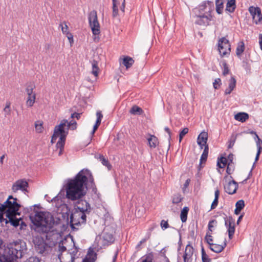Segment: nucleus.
Returning a JSON list of instances; mask_svg holds the SVG:
<instances>
[{"instance_id": "nucleus-59", "label": "nucleus", "mask_w": 262, "mask_h": 262, "mask_svg": "<svg viewBox=\"0 0 262 262\" xmlns=\"http://www.w3.org/2000/svg\"><path fill=\"white\" fill-rule=\"evenodd\" d=\"M25 262H40L38 258L36 257H30Z\"/></svg>"}, {"instance_id": "nucleus-31", "label": "nucleus", "mask_w": 262, "mask_h": 262, "mask_svg": "<svg viewBox=\"0 0 262 262\" xmlns=\"http://www.w3.org/2000/svg\"><path fill=\"white\" fill-rule=\"evenodd\" d=\"M216 11L218 14H221L223 9V2L222 0H215Z\"/></svg>"}, {"instance_id": "nucleus-18", "label": "nucleus", "mask_w": 262, "mask_h": 262, "mask_svg": "<svg viewBox=\"0 0 262 262\" xmlns=\"http://www.w3.org/2000/svg\"><path fill=\"white\" fill-rule=\"evenodd\" d=\"M66 139L64 138L63 136L62 137H60L58 141L56 143V148H59V151L58 153L59 156H61L63 153Z\"/></svg>"}, {"instance_id": "nucleus-53", "label": "nucleus", "mask_w": 262, "mask_h": 262, "mask_svg": "<svg viewBox=\"0 0 262 262\" xmlns=\"http://www.w3.org/2000/svg\"><path fill=\"white\" fill-rule=\"evenodd\" d=\"M235 140H236V137L232 136L230 139L228 141V143H229L228 146V148H231L233 146V145L235 142Z\"/></svg>"}, {"instance_id": "nucleus-29", "label": "nucleus", "mask_w": 262, "mask_h": 262, "mask_svg": "<svg viewBox=\"0 0 262 262\" xmlns=\"http://www.w3.org/2000/svg\"><path fill=\"white\" fill-rule=\"evenodd\" d=\"M148 144L150 147H156L158 143V140L156 137L155 136H151V137L148 139Z\"/></svg>"}, {"instance_id": "nucleus-11", "label": "nucleus", "mask_w": 262, "mask_h": 262, "mask_svg": "<svg viewBox=\"0 0 262 262\" xmlns=\"http://www.w3.org/2000/svg\"><path fill=\"white\" fill-rule=\"evenodd\" d=\"M225 225L227 228L229 237L231 239L235 232V220L231 217H225Z\"/></svg>"}, {"instance_id": "nucleus-61", "label": "nucleus", "mask_w": 262, "mask_h": 262, "mask_svg": "<svg viewBox=\"0 0 262 262\" xmlns=\"http://www.w3.org/2000/svg\"><path fill=\"white\" fill-rule=\"evenodd\" d=\"M60 26H61L63 33L67 34V32H69L68 31V27L66 23H64V26H63L62 24H60Z\"/></svg>"}, {"instance_id": "nucleus-63", "label": "nucleus", "mask_w": 262, "mask_h": 262, "mask_svg": "<svg viewBox=\"0 0 262 262\" xmlns=\"http://www.w3.org/2000/svg\"><path fill=\"white\" fill-rule=\"evenodd\" d=\"M81 114V113H78L75 112L71 114V117L72 118H76L77 120H78L80 118Z\"/></svg>"}, {"instance_id": "nucleus-25", "label": "nucleus", "mask_w": 262, "mask_h": 262, "mask_svg": "<svg viewBox=\"0 0 262 262\" xmlns=\"http://www.w3.org/2000/svg\"><path fill=\"white\" fill-rule=\"evenodd\" d=\"M220 195V191L219 189H216L214 192V199L212 203L211 206V209H214L216 207L218 204V200Z\"/></svg>"}, {"instance_id": "nucleus-43", "label": "nucleus", "mask_w": 262, "mask_h": 262, "mask_svg": "<svg viewBox=\"0 0 262 262\" xmlns=\"http://www.w3.org/2000/svg\"><path fill=\"white\" fill-rule=\"evenodd\" d=\"M37 207V208H40V205H34L32 206H30L29 208H26L25 209L26 212H28L30 213L31 212L33 211L36 213L38 211L35 210V208Z\"/></svg>"}, {"instance_id": "nucleus-7", "label": "nucleus", "mask_w": 262, "mask_h": 262, "mask_svg": "<svg viewBox=\"0 0 262 262\" xmlns=\"http://www.w3.org/2000/svg\"><path fill=\"white\" fill-rule=\"evenodd\" d=\"M17 199L15 198L14 201L6 200L4 204L0 203V211L2 212L7 209L10 210L12 212H17L21 205L17 202Z\"/></svg>"}, {"instance_id": "nucleus-2", "label": "nucleus", "mask_w": 262, "mask_h": 262, "mask_svg": "<svg viewBox=\"0 0 262 262\" xmlns=\"http://www.w3.org/2000/svg\"><path fill=\"white\" fill-rule=\"evenodd\" d=\"M30 219L35 226L34 230L40 233H46V239H52L51 237L54 230V225L60 224L61 220L59 217L54 218L53 215L49 212H37L34 215L30 213Z\"/></svg>"}, {"instance_id": "nucleus-6", "label": "nucleus", "mask_w": 262, "mask_h": 262, "mask_svg": "<svg viewBox=\"0 0 262 262\" xmlns=\"http://www.w3.org/2000/svg\"><path fill=\"white\" fill-rule=\"evenodd\" d=\"M35 249L37 252L39 254H43L49 250L50 247L46 242L43 237L41 236H36L33 239Z\"/></svg>"}, {"instance_id": "nucleus-30", "label": "nucleus", "mask_w": 262, "mask_h": 262, "mask_svg": "<svg viewBox=\"0 0 262 262\" xmlns=\"http://www.w3.org/2000/svg\"><path fill=\"white\" fill-rule=\"evenodd\" d=\"M16 215H20V213L17 212H12L9 209H7L6 211V216L7 218L9 220L8 221H10L16 217Z\"/></svg>"}, {"instance_id": "nucleus-10", "label": "nucleus", "mask_w": 262, "mask_h": 262, "mask_svg": "<svg viewBox=\"0 0 262 262\" xmlns=\"http://www.w3.org/2000/svg\"><path fill=\"white\" fill-rule=\"evenodd\" d=\"M195 23L200 26H208L209 24V22L212 20V16L211 14L203 15L195 14Z\"/></svg>"}, {"instance_id": "nucleus-37", "label": "nucleus", "mask_w": 262, "mask_h": 262, "mask_svg": "<svg viewBox=\"0 0 262 262\" xmlns=\"http://www.w3.org/2000/svg\"><path fill=\"white\" fill-rule=\"evenodd\" d=\"M227 160L225 157H221L220 159L218 160L217 165L221 168H224L227 164Z\"/></svg>"}, {"instance_id": "nucleus-44", "label": "nucleus", "mask_w": 262, "mask_h": 262, "mask_svg": "<svg viewBox=\"0 0 262 262\" xmlns=\"http://www.w3.org/2000/svg\"><path fill=\"white\" fill-rule=\"evenodd\" d=\"M202 259L203 262H210L211 259L208 257V256L205 253L203 248H202Z\"/></svg>"}, {"instance_id": "nucleus-36", "label": "nucleus", "mask_w": 262, "mask_h": 262, "mask_svg": "<svg viewBox=\"0 0 262 262\" xmlns=\"http://www.w3.org/2000/svg\"><path fill=\"white\" fill-rule=\"evenodd\" d=\"M261 10L258 7H255L253 6H250L249 8V11L251 14V15L252 17V18L254 17V16L258 14L259 11H260Z\"/></svg>"}, {"instance_id": "nucleus-55", "label": "nucleus", "mask_w": 262, "mask_h": 262, "mask_svg": "<svg viewBox=\"0 0 262 262\" xmlns=\"http://www.w3.org/2000/svg\"><path fill=\"white\" fill-rule=\"evenodd\" d=\"M256 144L257 148V151L261 152L262 150V141L260 139H258L256 140Z\"/></svg>"}, {"instance_id": "nucleus-1", "label": "nucleus", "mask_w": 262, "mask_h": 262, "mask_svg": "<svg viewBox=\"0 0 262 262\" xmlns=\"http://www.w3.org/2000/svg\"><path fill=\"white\" fill-rule=\"evenodd\" d=\"M89 181L90 185L95 184L92 172L88 169H82L74 179H69L65 186L67 198L76 201L85 195Z\"/></svg>"}, {"instance_id": "nucleus-54", "label": "nucleus", "mask_w": 262, "mask_h": 262, "mask_svg": "<svg viewBox=\"0 0 262 262\" xmlns=\"http://www.w3.org/2000/svg\"><path fill=\"white\" fill-rule=\"evenodd\" d=\"M59 136H60V134H59L57 131H56L54 129V133L52 136L51 141V142L52 144L55 142L56 140L57 139V137Z\"/></svg>"}, {"instance_id": "nucleus-46", "label": "nucleus", "mask_w": 262, "mask_h": 262, "mask_svg": "<svg viewBox=\"0 0 262 262\" xmlns=\"http://www.w3.org/2000/svg\"><path fill=\"white\" fill-rule=\"evenodd\" d=\"M188 128L187 127H185L182 129V130L180 133L179 134V142H181L183 137L188 133Z\"/></svg>"}, {"instance_id": "nucleus-14", "label": "nucleus", "mask_w": 262, "mask_h": 262, "mask_svg": "<svg viewBox=\"0 0 262 262\" xmlns=\"http://www.w3.org/2000/svg\"><path fill=\"white\" fill-rule=\"evenodd\" d=\"M194 249L190 244H188L183 255L184 262H191Z\"/></svg>"}, {"instance_id": "nucleus-9", "label": "nucleus", "mask_w": 262, "mask_h": 262, "mask_svg": "<svg viewBox=\"0 0 262 262\" xmlns=\"http://www.w3.org/2000/svg\"><path fill=\"white\" fill-rule=\"evenodd\" d=\"M77 199L78 200L74 205V208L81 212L89 214L91 211L90 204L85 200Z\"/></svg>"}, {"instance_id": "nucleus-21", "label": "nucleus", "mask_w": 262, "mask_h": 262, "mask_svg": "<svg viewBox=\"0 0 262 262\" xmlns=\"http://www.w3.org/2000/svg\"><path fill=\"white\" fill-rule=\"evenodd\" d=\"M249 118V115L246 113H238L234 116L236 120L244 122Z\"/></svg>"}, {"instance_id": "nucleus-50", "label": "nucleus", "mask_w": 262, "mask_h": 262, "mask_svg": "<svg viewBox=\"0 0 262 262\" xmlns=\"http://www.w3.org/2000/svg\"><path fill=\"white\" fill-rule=\"evenodd\" d=\"M78 252V249L77 247H75L74 250L71 253V260L70 262H74L76 254Z\"/></svg>"}, {"instance_id": "nucleus-34", "label": "nucleus", "mask_w": 262, "mask_h": 262, "mask_svg": "<svg viewBox=\"0 0 262 262\" xmlns=\"http://www.w3.org/2000/svg\"><path fill=\"white\" fill-rule=\"evenodd\" d=\"M99 160L101 162L102 164L107 167L110 170L112 168V165L110 164V162L107 159L105 158L103 156L100 155L99 156Z\"/></svg>"}, {"instance_id": "nucleus-16", "label": "nucleus", "mask_w": 262, "mask_h": 262, "mask_svg": "<svg viewBox=\"0 0 262 262\" xmlns=\"http://www.w3.org/2000/svg\"><path fill=\"white\" fill-rule=\"evenodd\" d=\"M208 139V134L206 132H202L198 136L197 139V143L202 149L203 146H208L207 141Z\"/></svg>"}, {"instance_id": "nucleus-39", "label": "nucleus", "mask_w": 262, "mask_h": 262, "mask_svg": "<svg viewBox=\"0 0 262 262\" xmlns=\"http://www.w3.org/2000/svg\"><path fill=\"white\" fill-rule=\"evenodd\" d=\"M42 122L41 121H36L35 123V127L36 129V132L38 133H41L43 132V126H42Z\"/></svg>"}, {"instance_id": "nucleus-41", "label": "nucleus", "mask_w": 262, "mask_h": 262, "mask_svg": "<svg viewBox=\"0 0 262 262\" xmlns=\"http://www.w3.org/2000/svg\"><path fill=\"white\" fill-rule=\"evenodd\" d=\"M21 221V218L17 219L16 217L14 219L11 220L9 221V223L11 224V225L15 227H18L20 225V221Z\"/></svg>"}, {"instance_id": "nucleus-35", "label": "nucleus", "mask_w": 262, "mask_h": 262, "mask_svg": "<svg viewBox=\"0 0 262 262\" xmlns=\"http://www.w3.org/2000/svg\"><path fill=\"white\" fill-rule=\"evenodd\" d=\"M142 258H143V259L141 262H152L154 254L152 252L147 253L143 256Z\"/></svg>"}, {"instance_id": "nucleus-33", "label": "nucleus", "mask_w": 262, "mask_h": 262, "mask_svg": "<svg viewBox=\"0 0 262 262\" xmlns=\"http://www.w3.org/2000/svg\"><path fill=\"white\" fill-rule=\"evenodd\" d=\"M35 99H36V94H31L30 95H28V98H27V104L30 107L32 106L35 102Z\"/></svg>"}, {"instance_id": "nucleus-8", "label": "nucleus", "mask_w": 262, "mask_h": 262, "mask_svg": "<svg viewBox=\"0 0 262 262\" xmlns=\"http://www.w3.org/2000/svg\"><path fill=\"white\" fill-rule=\"evenodd\" d=\"M218 50L221 56L229 54L230 52V45L225 37L220 38L218 41Z\"/></svg>"}, {"instance_id": "nucleus-5", "label": "nucleus", "mask_w": 262, "mask_h": 262, "mask_svg": "<svg viewBox=\"0 0 262 262\" xmlns=\"http://www.w3.org/2000/svg\"><path fill=\"white\" fill-rule=\"evenodd\" d=\"M89 23L94 35H98L100 33V25L98 20L97 12L95 10L91 11L89 14Z\"/></svg>"}, {"instance_id": "nucleus-22", "label": "nucleus", "mask_w": 262, "mask_h": 262, "mask_svg": "<svg viewBox=\"0 0 262 262\" xmlns=\"http://www.w3.org/2000/svg\"><path fill=\"white\" fill-rule=\"evenodd\" d=\"M134 62L133 59L129 56H126L123 59L122 64L126 67V69H128L132 67Z\"/></svg>"}, {"instance_id": "nucleus-51", "label": "nucleus", "mask_w": 262, "mask_h": 262, "mask_svg": "<svg viewBox=\"0 0 262 262\" xmlns=\"http://www.w3.org/2000/svg\"><path fill=\"white\" fill-rule=\"evenodd\" d=\"M4 111L5 113V117H6L7 115H9L10 114L11 110H10V102L7 103L6 106L4 108Z\"/></svg>"}, {"instance_id": "nucleus-49", "label": "nucleus", "mask_w": 262, "mask_h": 262, "mask_svg": "<svg viewBox=\"0 0 262 262\" xmlns=\"http://www.w3.org/2000/svg\"><path fill=\"white\" fill-rule=\"evenodd\" d=\"M182 197L181 195L177 194L176 195H174L172 199V202L174 204H178L179 203L181 202L182 201Z\"/></svg>"}, {"instance_id": "nucleus-56", "label": "nucleus", "mask_w": 262, "mask_h": 262, "mask_svg": "<svg viewBox=\"0 0 262 262\" xmlns=\"http://www.w3.org/2000/svg\"><path fill=\"white\" fill-rule=\"evenodd\" d=\"M205 239L207 241V243L210 246V244H212L211 242L213 241L212 236L211 235V233L209 232L207 233Z\"/></svg>"}, {"instance_id": "nucleus-19", "label": "nucleus", "mask_w": 262, "mask_h": 262, "mask_svg": "<svg viewBox=\"0 0 262 262\" xmlns=\"http://www.w3.org/2000/svg\"><path fill=\"white\" fill-rule=\"evenodd\" d=\"M226 244L225 243L224 246L215 244H210V249L215 253L221 252L226 247Z\"/></svg>"}, {"instance_id": "nucleus-17", "label": "nucleus", "mask_w": 262, "mask_h": 262, "mask_svg": "<svg viewBox=\"0 0 262 262\" xmlns=\"http://www.w3.org/2000/svg\"><path fill=\"white\" fill-rule=\"evenodd\" d=\"M102 238L103 246H108L112 244L115 241L113 235L108 232H104L103 234Z\"/></svg>"}, {"instance_id": "nucleus-38", "label": "nucleus", "mask_w": 262, "mask_h": 262, "mask_svg": "<svg viewBox=\"0 0 262 262\" xmlns=\"http://www.w3.org/2000/svg\"><path fill=\"white\" fill-rule=\"evenodd\" d=\"M35 88V85L33 83L30 82L28 84L27 88L26 89V91L28 95H30L31 94H35L33 92V89Z\"/></svg>"}, {"instance_id": "nucleus-24", "label": "nucleus", "mask_w": 262, "mask_h": 262, "mask_svg": "<svg viewBox=\"0 0 262 262\" xmlns=\"http://www.w3.org/2000/svg\"><path fill=\"white\" fill-rule=\"evenodd\" d=\"M92 73L95 76L97 77L98 76V71L99 70V68L98 67V62L96 60L94 59L92 61Z\"/></svg>"}, {"instance_id": "nucleus-23", "label": "nucleus", "mask_w": 262, "mask_h": 262, "mask_svg": "<svg viewBox=\"0 0 262 262\" xmlns=\"http://www.w3.org/2000/svg\"><path fill=\"white\" fill-rule=\"evenodd\" d=\"M235 9V0H228L226 10L230 12H233Z\"/></svg>"}, {"instance_id": "nucleus-60", "label": "nucleus", "mask_w": 262, "mask_h": 262, "mask_svg": "<svg viewBox=\"0 0 262 262\" xmlns=\"http://www.w3.org/2000/svg\"><path fill=\"white\" fill-rule=\"evenodd\" d=\"M5 210H4L2 212L0 211V222L2 223L3 222H5V223L7 224L9 223V221H8V220L4 219V217L3 214L5 212Z\"/></svg>"}, {"instance_id": "nucleus-42", "label": "nucleus", "mask_w": 262, "mask_h": 262, "mask_svg": "<svg viewBox=\"0 0 262 262\" xmlns=\"http://www.w3.org/2000/svg\"><path fill=\"white\" fill-rule=\"evenodd\" d=\"M252 19L256 24L259 23L262 20V14L261 10L259 11L258 14H257Z\"/></svg>"}, {"instance_id": "nucleus-13", "label": "nucleus", "mask_w": 262, "mask_h": 262, "mask_svg": "<svg viewBox=\"0 0 262 262\" xmlns=\"http://www.w3.org/2000/svg\"><path fill=\"white\" fill-rule=\"evenodd\" d=\"M29 186L28 183L25 180H19L16 182L13 185L12 189L14 192H16L19 189L23 191H28L27 188Z\"/></svg>"}, {"instance_id": "nucleus-47", "label": "nucleus", "mask_w": 262, "mask_h": 262, "mask_svg": "<svg viewBox=\"0 0 262 262\" xmlns=\"http://www.w3.org/2000/svg\"><path fill=\"white\" fill-rule=\"evenodd\" d=\"M236 85V80L234 77H231L229 83L228 87L232 89L233 90L235 88Z\"/></svg>"}, {"instance_id": "nucleus-15", "label": "nucleus", "mask_w": 262, "mask_h": 262, "mask_svg": "<svg viewBox=\"0 0 262 262\" xmlns=\"http://www.w3.org/2000/svg\"><path fill=\"white\" fill-rule=\"evenodd\" d=\"M237 187L238 184L234 180L230 181L224 186L225 191L229 194H233L235 193L236 191Z\"/></svg>"}, {"instance_id": "nucleus-26", "label": "nucleus", "mask_w": 262, "mask_h": 262, "mask_svg": "<svg viewBox=\"0 0 262 262\" xmlns=\"http://www.w3.org/2000/svg\"><path fill=\"white\" fill-rule=\"evenodd\" d=\"M189 211V208L187 207H185L181 210L180 217L181 221L183 223H184L186 221L187 218V214Z\"/></svg>"}, {"instance_id": "nucleus-4", "label": "nucleus", "mask_w": 262, "mask_h": 262, "mask_svg": "<svg viewBox=\"0 0 262 262\" xmlns=\"http://www.w3.org/2000/svg\"><path fill=\"white\" fill-rule=\"evenodd\" d=\"M214 10V4L213 2L207 1L201 3L193 11L195 14L209 15Z\"/></svg>"}, {"instance_id": "nucleus-12", "label": "nucleus", "mask_w": 262, "mask_h": 262, "mask_svg": "<svg viewBox=\"0 0 262 262\" xmlns=\"http://www.w3.org/2000/svg\"><path fill=\"white\" fill-rule=\"evenodd\" d=\"M67 120L63 119L59 125L54 127V130L60 134V137L63 136L65 139L68 134V130H67Z\"/></svg>"}, {"instance_id": "nucleus-64", "label": "nucleus", "mask_w": 262, "mask_h": 262, "mask_svg": "<svg viewBox=\"0 0 262 262\" xmlns=\"http://www.w3.org/2000/svg\"><path fill=\"white\" fill-rule=\"evenodd\" d=\"M94 258H91V257H88L86 256L84 259H83L82 262H95Z\"/></svg>"}, {"instance_id": "nucleus-45", "label": "nucleus", "mask_w": 262, "mask_h": 262, "mask_svg": "<svg viewBox=\"0 0 262 262\" xmlns=\"http://www.w3.org/2000/svg\"><path fill=\"white\" fill-rule=\"evenodd\" d=\"M86 256L88 257H91V258H94L95 260H96L97 258V254L94 252L93 249L90 248L89 249Z\"/></svg>"}, {"instance_id": "nucleus-27", "label": "nucleus", "mask_w": 262, "mask_h": 262, "mask_svg": "<svg viewBox=\"0 0 262 262\" xmlns=\"http://www.w3.org/2000/svg\"><path fill=\"white\" fill-rule=\"evenodd\" d=\"M129 113L134 115H141L143 113L142 109L137 105H134L130 110Z\"/></svg>"}, {"instance_id": "nucleus-48", "label": "nucleus", "mask_w": 262, "mask_h": 262, "mask_svg": "<svg viewBox=\"0 0 262 262\" xmlns=\"http://www.w3.org/2000/svg\"><path fill=\"white\" fill-rule=\"evenodd\" d=\"M217 222L215 220H212L210 221H209L208 227V230L209 231L212 232V228L216 225Z\"/></svg>"}, {"instance_id": "nucleus-52", "label": "nucleus", "mask_w": 262, "mask_h": 262, "mask_svg": "<svg viewBox=\"0 0 262 262\" xmlns=\"http://www.w3.org/2000/svg\"><path fill=\"white\" fill-rule=\"evenodd\" d=\"M245 206L244 201L242 200L238 201L235 204V207L238 209L242 210Z\"/></svg>"}, {"instance_id": "nucleus-32", "label": "nucleus", "mask_w": 262, "mask_h": 262, "mask_svg": "<svg viewBox=\"0 0 262 262\" xmlns=\"http://www.w3.org/2000/svg\"><path fill=\"white\" fill-rule=\"evenodd\" d=\"M113 1V13L112 16L116 17L118 14V0H112Z\"/></svg>"}, {"instance_id": "nucleus-40", "label": "nucleus", "mask_w": 262, "mask_h": 262, "mask_svg": "<svg viewBox=\"0 0 262 262\" xmlns=\"http://www.w3.org/2000/svg\"><path fill=\"white\" fill-rule=\"evenodd\" d=\"M77 128V123L76 121H70L69 122L68 121L67 123V130L69 133V129H71V130H75Z\"/></svg>"}, {"instance_id": "nucleus-57", "label": "nucleus", "mask_w": 262, "mask_h": 262, "mask_svg": "<svg viewBox=\"0 0 262 262\" xmlns=\"http://www.w3.org/2000/svg\"><path fill=\"white\" fill-rule=\"evenodd\" d=\"M221 80L220 78H217L215 79L213 83V88L215 89H217L220 86Z\"/></svg>"}, {"instance_id": "nucleus-3", "label": "nucleus", "mask_w": 262, "mask_h": 262, "mask_svg": "<svg viewBox=\"0 0 262 262\" xmlns=\"http://www.w3.org/2000/svg\"><path fill=\"white\" fill-rule=\"evenodd\" d=\"M74 209L70 215V226L72 230H78V227L82 224H85L86 222V214Z\"/></svg>"}, {"instance_id": "nucleus-20", "label": "nucleus", "mask_w": 262, "mask_h": 262, "mask_svg": "<svg viewBox=\"0 0 262 262\" xmlns=\"http://www.w3.org/2000/svg\"><path fill=\"white\" fill-rule=\"evenodd\" d=\"M245 50V43L243 41H241L237 43L236 49V54L237 56L241 58L242 54Z\"/></svg>"}, {"instance_id": "nucleus-62", "label": "nucleus", "mask_w": 262, "mask_h": 262, "mask_svg": "<svg viewBox=\"0 0 262 262\" xmlns=\"http://www.w3.org/2000/svg\"><path fill=\"white\" fill-rule=\"evenodd\" d=\"M66 35H67L68 39L69 40L70 43L71 44L73 43L74 42V40H73V35L72 34V33H71L70 32H67Z\"/></svg>"}, {"instance_id": "nucleus-28", "label": "nucleus", "mask_w": 262, "mask_h": 262, "mask_svg": "<svg viewBox=\"0 0 262 262\" xmlns=\"http://www.w3.org/2000/svg\"><path fill=\"white\" fill-rule=\"evenodd\" d=\"M209 148L208 146H205L204 151L201 156L200 158V164L202 163L205 162L207 160Z\"/></svg>"}, {"instance_id": "nucleus-58", "label": "nucleus", "mask_w": 262, "mask_h": 262, "mask_svg": "<svg viewBox=\"0 0 262 262\" xmlns=\"http://www.w3.org/2000/svg\"><path fill=\"white\" fill-rule=\"evenodd\" d=\"M229 72V70L228 68V66L226 63H223V74L224 75H226L228 74Z\"/></svg>"}]
</instances>
